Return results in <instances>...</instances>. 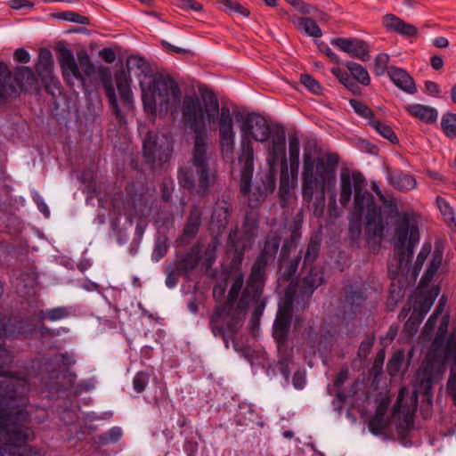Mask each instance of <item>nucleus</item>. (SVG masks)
Here are the masks:
<instances>
[{"mask_svg": "<svg viewBox=\"0 0 456 456\" xmlns=\"http://www.w3.org/2000/svg\"><path fill=\"white\" fill-rule=\"evenodd\" d=\"M252 183V181L250 182V183ZM250 189H251V186L249 187L248 192L243 193L241 191V187L240 186V193L243 196L248 197V206L251 208H256L265 200V198L268 194L266 193V191H264L262 186L259 184H257L255 187L254 191L251 194H250Z\"/></svg>", "mask_w": 456, "mask_h": 456, "instance_id": "c03bdc74", "label": "nucleus"}, {"mask_svg": "<svg viewBox=\"0 0 456 456\" xmlns=\"http://www.w3.org/2000/svg\"><path fill=\"white\" fill-rule=\"evenodd\" d=\"M13 59L16 62L28 63L30 61V54L24 48H18L13 53Z\"/></svg>", "mask_w": 456, "mask_h": 456, "instance_id": "774afa93", "label": "nucleus"}, {"mask_svg": "<svg viewBox=\"0 0 456 456\" xmlns=\"http://www.w3.org/2000/svg\"><path fill=\"white\" fill-rule=\"evenodd\" d=\"M389 55L385 53H379L374 60L373 72L376 76H382L388 73Z\"/></svg>", "mask_w": 456, "mask_h": 456, "instance_id": "3c124183", "label": "nucleus"}, {"mask_svg": "<svg viewBox=\"0 0 456 456\" xmlns=\"http://www.w3.org/2000/svg\"><path fill=\"white\" fill-rule=\"evenodd\" d=\"M301 83L309 89L314 94H320L322 93V86L321 84L311 75L309 74H302L300 77Z\"/></svg>", "mask_w": 456, "mask_h": 456, "instance_id": "6e6d98bb", "label": "nucleus"}, {"mask_svg": "<svg viewBox=\"0 0 456 456\" xmlns=\"http://www.w3.org/2000/svg\"><path fill=\"white\" fill-rule=\"evenodd\" d=\"M404 361V352L403 350L396 351L389 359L387 364V373L391 377H395L400 371L402 364Z\"/></svg>", "mask_w": 456, "mask_h": 456, "instance_id": "de8ad7c7", "label": "nucleus"}, {"mask_svg": "<svg viewBox=\"0 0 456 456\" xmlns=\"http://www.w3.org/2000/svg\"><path fill=\"white\" fill-rule=\"evenodd\" d=\"M389 183L396 190L404 191L413 190L417 182L413 175L395 170L388 175Z\"/></svg>", "mask_w": 456, "mask_h": 456, "instance_id": "cd10ccee", "label": "nucleus"}, {"mask_svg": "<svg viewBox=\"0 0 456 456\" xmlns=\"http://www.w3.org/2000/svg\"><path fill=\"white\" fill-rule=\"evenodd\" d=\"M122 436V431L119 428L115 427L110 428L104 436H101V442L102 444H107L109 443L118 442Z\"/></svg>", "mask_w": 456, "mask_h": 456, "instance_id": "052dcab7", "label": "nucleus"}, {"mask_svg": "<svg viewBox=\"0 0 456 456\" xmlns=\"http://www.w3.org/2000/svg\"><path fill=\"white\" fill-rule=\"evenodd\" d=\"M324 282V275L322 269L311 266L306 275L301 280L300 294L302 297H310L314 290Z\"/></svg>", "mask_w": 456, "mask_h": 456, "instance_id": "5701e85b", "label": "nucleus"}, {"mask_svg": "<svg viewBox=\"0 0 456 456\" xmlns=\"http://www.w3.org/2000/svg\"><path fill=\"white\" fill-rule=\"evenodd\" d=\"M362 178L359 175H355V197L354 198V208L358 214H363L366 209L365 232L368 241L371 240H381L384 233V224L381 217V208L375 202L371 193H362L361 185Z\"/></svg>", "mask_w": 456, "mask_h": 456, "instance_id": "1a4fd4ad", "label": "nucleus"}, {"mask_svg": "<svg viewBox=\"0 0 456 456\" xmlns=\"http://www.w3.org/2000/svg\"><path fill=\"white\" fill-rule=\"evenodd\" d=\"M302 253L303 250L301 249L299 254L294 258L289 260L288 262H280V272L281 279L289 281L296 277L302 258Z\"/></svg>", "mask_w": 456, "mask_h": 456, "instance_id": "72a5a7b5", "label": "nucleus"}, {"mask_svg": "<svg viewBox=\"0 0 456 456\" xmlns=\"http://www.w3.org/2000/svg\"><path fill=\"white\" fill-rule=\"evenodd\" d=\"M406 388H400L397 399L393 406V415L403 414V419L396 425V432L401 436H405L413 428V413L410 411L407 403L404 402Z\"/></svg>", "mask_w": 456, "mask_h": 456, "instance_id": "f3484780", "label": "nucleus"}, {"mask_svg": "<svg viewBox=\"0 0 456 456\" xmlns=\"http://www.w3.org/2000/svg\"><path fill=\"white\" fill-rule=\"evenodd\" d=\"M356 175H359L362 178L361 191L362 193H370L368 191L364 190L366 180L361 172L354 171L352 174H350L348 170L342 171L340 174L339 202L343 207H346L349 204L352 197L353 187L354 191L355 192Z\"/></svg>", "mask_w": 456, "mask_h": 456, "instance_id": "a211bd4d", "label": "nucleus"}, {"mask_svg": "<svg viewBox=\"0 0 456 456\" xmlns=\"http://www.w3.org/2000/svg\"><path fill=\"white\" fill-rule=\"evenodd\" d=\"M200 260V248L199 246H192L186 253L176 254L173 263L180 275H187L194 270Z\"/></svg>", "mask_w": 456, "mask_h": 456, "instance_id": "aec40b11", "label": "nucleus"}, {"mask_svg": "<svg viewBox=\"0 0 456 456\" xmlns=\"http://www.w3.org/2000/svg\"><path fill=\"white\" fill-rule=\"evenodd\" d=\"M436 204L445 221L454 224L456 232V221L454 218V212L452 208L450 206V204L446 201L445 199L440 196L436 198Z\"/></svg>", "mask_w": 456, "mask_h": 456, "instance_id": "603ef678", "label": "nucleus"}, {"mask_svg": "<svg viewBox=\"0 0 456 456\" xmlns=\"http://www.w3.org/2000/svg\"><path fill=\"white\" fill-rule=\"evenodd\" d=\"M281 244L277 234L265 238L264 247L254 261L245 283L265 287L267 281V267L275 259Z\"/></svg>", "mask_w": 456, "mask_h": 456, "instance_id": "9d476101", "label": "nucleus"}, {"mask_svg": "<svg viewBox=\"0 0 456 456\" xmlns=\"http://www.w3.org/2000/svg\"><path fill=\"white\" fill-rule=\"evenodd\" d=\"M443 261V253L442 251L436 249L433 252L432 259L428 265V269L424 273L421 277L420 283L426 284L429 283L435 277L436 273L439 270Z\"/></svg>", "mask_w": 456, "mask_h": 456, "instance_id": "c9c22d12", "label": "nucleus"}, {"mask_svg": "<svg viewBox=\"0 0 456 456\" xmlns=\"http://www.w3.org/2000/svg\"><path fill=\"white\" fill-rule=\"evenodd\" d=\"M54 16L60 20L71 21V22H75L77 24H82V25H89L90 24V20L88 17L81 15L73 11L61 12L54 14Z\"/></svg>", "mask_w": 456, "mask_h": 456, "instance_id": "09e8293b", "label": "nucleus"}, {"mask_svg": "<svg viewBox=\"0 0 456 456\" xmlns=\"http://www.w3.org/2000/svg\"><path fill=\"white\" fill-rule=\"evenodd\" d=\"M165 273L167 274L166 285L168 288H174L178 282V277L181 276L180 273H178L176 268L172 264H169L165 268Z\"/></svg>", "mask_w": 456, "mask_h": 456, "instance_id": "bf43d9fd", "label": "nucleus"}, {"mask_svg": "<svg viewBox=\"0 0 456 456\" xmlns=\"http://www.w3.org/2000/svg\"><path fill=\"white\" fill-rule=\"evenodd\" d=\"M101 81L102 87L105 91L106 97L109 101L110 106L113 109L115 114L118 116L120 114V109L118 103L115 88L112 84V77L110 71L106 69L101 71Z\"/></svg>", "mask_w": 456, "mask_h": 456, "instance_id": "7c9ffc66", "label": "nucleus"}, {"mask_svg": "<svg viewBox=\"0 0 456 456\" xmlns=\"http://www.w3.org/2000/svg\"><path fill=\"white\" fill-rule=\"evenodd\" d=\"M388 76L392 82L403 92L414 94L417 87L412 77L403 69L391 66L388 69Z\"/></svg>", "mask_w": 456, "mask_h": 456, "instance_id": "b1692460", "label": "nucleus"}, {"mask_svg": "<svg viewBox=\"0 0 456 456\" xmlns=\"http://www.w3.org/2000/svg\"><path fill=\"white\" fill-rule=\"evenodd\" d=\"M374 340H375V337L372 335V336L368 337L367 338H365L364 340H362L361 342L359 349H358V353H357V355L361 360H364L368 357V355L370 354V353L372 349Z\"/></svg>", "mask_w": 456, "mask_h": 456, "instance_id": "13d9d810", "label": "nucleus"}, {"mask_svg": "<svg viewBox=\"0 0 456 456\" xmlns=\"http://www.w3.org/2000/svg\"><path fill=\"white\" fill-rule=\"evenodd\" d=\"M149 379L150 375L148 372L143 370L138 371L133 379V387L134 391L139 394L142 393L149 383Z\"/></svg>", "mask_w": 456, "mask_h": 456, "instance_id": "5fc2aeb1", "label": "nucleus"}, {"mask_svg": "<svg viewBox=\"0 0 456 456\" xmlns=\"http://www.w3.org/2000/svg\"><path fill=\"white\" fill-rule=\"evenodd\" d=\"M140 71L137 77L142 89V100L144 109L151 114L157 112V103L167 105L171 100L181 97V90L176 81L169 75L154 73L150 63L142 56L130 55L126 61V69L115 73V81L120 98L125 105H130L133 100L131 90V71Z\"/></svg>", "mask_w": 456, "mask_h": 456, "instance_id": "f03ea898", "label": "nucleus"}, {"mask_svg": "<svg viewBox=\"0 0 456 456\" xmlns=\"http://www.w3.org/2000/svg\"><path fill=\"white\" fill-rule=\"evenodd\" d=\"M395 250L399 266L407 267L419 241V229L416 216L411 212H396L395 221Z\"/></svg>", "mask_w": 456, "mask_h": 456, "instance_id": "0eeeda50", "label": "nucleus"}, {"mask_svg": "<svg viewBox=\"0 0 456 456\" xmlns=\"http://www.w3.org/2000/svg\"><path fill=\"white\" fill-rule=\"evenodd\" d=\"M14 81L21 91L28 92L36 88L37 78L35 72L27 66H18L14 69Z\"/></svg>", "mask_w": 456, "mask_h": 456, "instance_id": "393cba45", "label": "nucleus"}, {"mask_svg": "<svg viewBox=\"0 0 456 456\" xmlns=\"http://www.w3.org/2000/svg\"><path fill=\"white\" fill-rule=\"evenodd\" d=\"M369 430L374 436L382 435L386 428V421H385V410L379 406L373 415V417L370 419Z\"/></svg>", "mask_w": 456, "mask_h": 456, "instance_id": "4c0bfd02", "label": "nucleus"}, {"mask_svg": "<svg viewBox=\"0 0 456 456\" xmlns=\"http://www.w3.org/2000/svg\"><path fill=\"white\" fill-rule=\"evenodd\" d=\"M175 189L174 181L171 178H164L160 184L161 199L165 202H169L172 199Z\"/></svg>", "mask_w": 456, "mask_h": 456, "instance_id": "4d7b16f0", "label": "nucleus"}, {"mask_svg": "<svg viewBox=\"0 0 456 456\" xmlns=\"http://www.w3.org/2000/svg\"><path fill=\"white\" fill-rule=\"evenodd\" d=\"M368 298V288L360 282L343 287L341 306L344 314L354 316L359 314Z\"/></svg>", "mask_w": 456, "mask_h": 456, "instance_id": "4468645a", "label": "nucleus"}, {"mask_svg": "<svg viewBox=\"0 0 456 456\" xmlns=\"http://www.w3.org/2000/svg\"><path fill=\"white\" fill-rule=\"evenodd\" d=\"M279 128L285 132L283 126L279 124L271 127L265 118L258 113H248L241 123L239 163L240 187L243 193L248 192L254 173V150L250 138L260 142H265L271 138L270 149L273 145L274 133Z\"/></svg>", "mask_w": 456, "mask_h": 456, "instance_id": "20e7f679", "label": "nucleus"}, {"mask_svg": "<svg viewBox=\"0 0 456 456\" xmlns=\"http://www.w3.org/2000/svg\"><path fill=\"white\" fill-rule=\"evenodd\" d=\"M295 246L296 244L293 241L288 239L284 240L280 252L279 262L287 261L291 248Z\"/></svg>", "mask_w": 456, "mask_h": 456, "instance_id": "69168bd1", "label": "nucleus"}, {"mask_svg": "<svg viewBox=\"0 0 456 456\" xmlns=\"http://www.w3.org/2000/svg\"><path fill=\"white\" fill-rule=\"evenodd\" d=\"M447 393L452 397L453 404L456 405V371L451 370L447 381Z\"/></svg>", "mask_w": 456, "mask_h": 456, "instance_id": "680f3d73", "label": "nucleus"}, {"mask_svg": "<svg viewBox=\"0 0 456 456\" xmlns=\"http://www.w3.org/2000/svg\"><path fill=\"white\" fill-rule=\"evenodd\" d=\"M244 284V275L239 273L232 280V283L228 291L226 301L217 305L211 316L209 317V327L215 337H221L226 348L229 347L230 338L238 333L229 328L231 317L237 309L239 295L241 292Z\"/></svg>", "mask_w": 456, "mask_h": 456, "instance_id": "423d86ee", "label": "nucleus"}, {"mask_svg": "<svg viewBox=\"0 0 456 456\" xmlns=\"http://www.w3.org/2000/svg\"><path fill=\"white\" fill-rule=\"evenodd\" d=\"M382 25L387 31L405 37H413L418 34V28L414 25L405 22L392 13H387L382 18Z\"/></svg>", "mask_w": 456, "mask_h": 456, "instance_id": "412c9836", "label": "nucleus"}, {"mask_svg": "<svg viewBox=\"0 0 456 456\" xmlns=\"http://www.w3.org/2000/svg\"><path fill=\"white\" fill-rule=\"evenodd\" d=\"M231 214L232 207L227 201L223 200L215 205L211 216V221L213 224H216L218 231H222L226 228Z\"/></svg>", "mask_w": 456, "mask_h": 456, "instance_id": "c756f323", "label": "nucleus"}, {"mask_svg": "<svg viewBox=\"0 0 456 456\" xmlns=\"http://www.w3.org/2000/svg\"><path fill=\"white\" fill-rule=\"evenodd\" d=\"M354 218H351L349 222L348 237L352 244H358L362 234V216L354 208Z\"/></svg>", "mask_w": 456, "mask_h": 456, "instance_id": "a19ab883", "label": "nucleus"}, {"mask_svg": "<svg viewBox=\"0 0 456 456\" xmlns=\"http://www.w3.org/2000/svg\"><path fill=\"white\" fill-rule=\"evenodd\" d=\"M56 51L58 53L57 59L64 79L75 77L84 82V76L75 61L72 51L61 43L56 45Z\"/></svg>", "mask_w": 456, "mask_h": 456, "instance_id": "dca6fc26", "label": "nucleus"}, {"mask_svg": "<svg viewBox=\"0 0 456 456\" xmlns=\"http://www.w3.org/2000/svg\"><path fill=\"white\" fill-rule=\"evenodd\" d=\"M36 71L42 83L47 89L50 84L53 82V59L51 51L47 48H41L38 53Z\"/></svg>", "mask_w": 456, "mask_h": 456, "instance_id": "6ab92c4d", "label": "nucleus"}, {"mask_svg": "<svg viewBox=\"0 0 456 456\" xmlns=\"http://www.w3.org/2000/svg\"><path fill=\"white\" fill-rule=\"evenodd\" d=\"M27 443L22 442L13 445L9 452L0 453V456H40V451L36 447L27 445Z\"/></svg>", "mask_w": 456, "mask_h": 456, "instance_id": "79ce46f5", "label": "nucleus"}, {"mask_svg": "<svg viewBox=\"0 0 456 456\" xmlns=\"http://www.w3.org/2000/svg\"><path fill=\"white\" fill-rule=\"evenodd\" d=\"M339 163L337 153L314 159L308 152L303 155L302 197L311 202L315 196L316 204H324L326 189L336 183V168Z\"/></svg>", "mask_w": 456, "mask_h": 456, "instance_id": "39448f33", "label": "nucleus"}, {"mask_svg": "<svg viewBox=\"0 0 456 456\" xmlns=\"http://www.w3.org/2000/svg\"><path fill=\"white\" fill-rule=\"evenodd\" d=\"M205 109L196 94L184 95L182 105V121L184 126L193 133V148L191 166L179 168L177 179L179 185L191 194L200 197L207 196L216 181V175L209 167L208 155V134L206 118L208 122H215L219 113L218 135L219 146L224 157H232L235 145L233 118L229 107H219L216 94L209 89L201 91Z\"/></svg>", "mask_w": 456, "mask_h": 456, "instance_id": "f257e3e1", "label": "nucleus"}, {"mask_svg": "<svg viewBox=\"0 0 456 456\" xmlns=\"http://www.w3.org/2000/svg\"><path fill=\"white\" fill-rule=\"evenodd\" d=\"M12 73L6 63L0 61V105L16 94V87L11 84Z\"/></svg>", "mask_w": 456, "mask_h": 456, "instance_id": "a878e982", "label": "nucleus"}, {"mask_svg": "<svg viewBox=\"0 0 456 456\" xmlns=\"http://www.w3.org/2000/svg\"><path fill=\"white\" fill-rule=\"evenodd\" d=\"M298 26L310 37H320L322 35V29L317 22L310 17L299 18Z\"/></svg>", "mask_w": 456, "mask_h": 456, "instance_id": "a18cd8bd", "label": "nucleus"}, {"mask_svg": "<svg viewBox=\"0 0 456 456\" xmlns=\"http://www.w3.org/2000/svg\"><path fill=\"white\" fill-rule=\"evenodd\" d=\"M216 4L219 9L230 15L233 13L240 14L244 17L250 15V11L236 0H216Z\"/></svg>", "mask_w": 456, "mask_h": 456, "instance_id": "e433bc0d", "label": "nucleus"}, {"mask_svg": "<svg viewBox=\"0 0 456 456\" xmlns=\"http://www.w3.org/2000/svg\"><path fill=\"white\" fill-rule=\"evenodd\" d=\"M228 243L234 251L231 264L232 267H240L244 259L247 248V238L246 236H239L236 232H230L228 236Z\"/></svg>", "mask_w": 456, "mask_h": 456, "instance_id": "bb28decb", "label": "nucleus"}, {"mask_svg": "<svg viewBox=\"0 0 456 456\" xmlns=\"http://www.w3.org/2000/svg\"><path fill=\"white\" fill-rule=\"evenodd\" d=\"M168 246L165 241H158L155 244L152 257L159 261V259L163 258L167 253Z\"/></svg>", "mask_w": 456, "mask_h": 456, "instance_id": "0e129e2a", "label": "nucleus"}, {"mask_svg": "<svg viewBox=\"0 0 456 456\" xmlns=\"http://www.w3.org/2000/svg\"><path fill=\"white\" fill-rule=\"evenodd\" d=\"M173 151L174 141L171 134H159L150 130L145 133L142 139V153L147 163L164 164L170 160Z\"/></svg>", "mask_w": 456, "mask_h": 456, "instance_id": "f8f14e48", "label": "nucleus"}, {"mask_svg": "<svg viewBox=\"0 0 456 456\" xmlns=\"http://www.w3.org/2000/svg\"><path fill=\"white\" fill-rule=\"evenodd\" d=\"M296 289L289 286L285 290L284 297L279 304L276 317L273 325V337L277 344L278 350L287 346L289 333L293 317V303Z\"/></svg>", "mask_w": 456, "mask_h": 456, "instance_id": "ddd939ff", "label": "nucleus"}, {"mask_svg": "<svg viewBox=\"0 0 456 456\" xmlns=\"http://www.w3.org/2000/svg\"><path fill=\"white\" fill-rule=\"evenodd\" d=\"M70 315L69 309L65 306H58L46 310H40L37 317L40 321L48 320L51 322L65 319Z\"/></svg>", "mask_w": 456, "mask_h": 456, "instance_id": "58836bf2", "label": "nucleus"}, {"mask_svg": "<svg viewBox=\"0 0 456 456\" xmlns=\"http://www.w3.org/2000/svg\"><path fill=\"white\" fill-rule=\"evenodd\" d=\"M370 126H371L381 136L387 139L393 144H397L399 140L395 134L394 130L387 125L386 123L381 122L376 118L369 121Z\"/></svg>", "mask_w": 456, "mask_h": 456, "instance_id": "ea45409f", "label": "nucleus"}, {"mask_svg": "<svg viewBox=\"0 0 456 456\" xmlns=\"http://www.w3.org/2000/svg\"><path fill=\"white\" fill-rule=\"evenodd\" d=\"M320 250L321 241L317 238H312L306 246L305 251L302 253L304 255L303 270L314 266V264L319 256Z\"/></svg>", "mask_w": 456, "mask_h": 456, "instance_id": "473e14b6", "label": "nucleus"}, {"mask_svg": "<svg viewBox=\"0 0 456 456\" xmlns=\"http://www.w3.org/2000/svg\"><path fill=\"white\" fill-rule=\"evenodd\" d=\"M344 65L347 68L352 78L356 80L362 86H369L370 83V77L368 70L361 64L354 61H346Z\"/></svg>", "mask_w": 456, "mask_h": 456, "instance_id": "f704fd0d", "label": "nucleus"}, {"mask_svg": "<svg viewBox=\"0 0 456 456\" xmlns=\"http://www.w3.org/2000/svg\"><path fill=\"white\" fill-rule=\"evenodd\" d=\"M267 164L268 172L262 180V188L266 193H272L276 186V172L278 165H281V173L287 172L286 159V133L278 129L274 133L273 145L269 149Z\"/></svg>", "mask_w": 456, "mask_h": 456, "instance_id": "9b49d317", "label": "nucleus"}, {"mask_svg": "<svg viewBox=\"0 0 456 456\" xmlns=\"http://www.w3.org/2000/svg\"><path fill=\"white\" fill-rule=\"evenodd\" d=\"M448 327H449V316L446 315L442 319V322L439 325V328H438V330L436 333V337L433 343V346H435L439 339L441 341H443L444 339L445 335L447 334V331H448Z\"/></svg>", "mask_w": 456, "mask_h": 456, "instance_id": "e2e57ef3", "label": "nucleus"}, {"mask_svg": "<svg viewBox=\"0 0 456 456\" xmlns=\"http://www.w3.org/2000/svg\"><path fill=\"white\" fill-rule=\"evenodd\" d=\"M330 43L342 52L362 61H367L370 58L369 45L362 39L355 37H336L333 38Z\"/></svg>", "mask_w": 456, "mask_h": 456, "instance_id": "2eb2a0df", "label": "nucleus"}, {"mask_svg": "<svg viewBox=\"0 0 456 456\" xmlns=\"http://www.w3.org/2000/svg\"><path fill=\"white\" fill-rule=\"evenodd\" d=\"M292 384L295 388L302 389L305 385V372L301 370H297L292 378Z\"/></svg>", "mask_w": 456, "mask_h": 456, "instance_id": "338daca9", "label": "nucleus"}, {"mask_svg": "<svg viewBox=\"0 0 456 456\" xmlns=\"http://www.w3.org/2000/svg\"><path fill=\"white\" fill-rule=\"evenodd\" d=\"M202 215V209L199 205L191 207L183 228L182 241L189 242L197 236L201 226Z\"/></svg>", "mask_w": 456, "mask_h": 456, "instance_id": "4be33fe9", "label": "nucleus"}, {"mask_svg": "<svg viewBox=\"0 0 456 456\" xmlns=\"http://www.w3.org/2000/svg\"><path fill=\"white\" fill-rule=\"evenodd\" d=\"M265 287L245 283L241 289V296L237 303V309L231 317L229 328L233 331H239L242 327L247 310L249 305L253 306L249 327L252 330L258 329L260 319L266 306L267 299L264 297Z\"/></svg>", "mask_w": 456, "mask_h": 456, "instance_id": "6e6552de", "label": "nucleus"}, {"mask_svg": "<svg viewBox=\"0 0 456 456\" xmlns=\"http://www.w3.org/2000/svg\"><path fill=\"white\" fill-rule=\"evenodd\" d=\"M349 103L354 110L362 118H367L369 121L375 118L373 110L362 102L352 99Z\"/></svg>", "mask_w": 456, "mask_h": 456, "instance_id": "8fccbe9b", "label": "nucleus"}, {"mask_svg": "<svg viewBox=\"0 0 456 456\" xmlns=\"http://www.w3.org/2000/svg\"><path fill=\"white\" fill-rule=\"evenodd\" d=\"M79 69L86 76L90 77L94 73V66L91 61L89 55L86 52H81L77 54Z\"/></svg>", "mask_w": 456, "mask_h": 456, "instance_id": "864d4df0", "label": "nucleus"}, {"mask_svg": "<svg viewBox=\"0 0 456 456\" xmlns=\"http://www.w3.org/2000/svg\"><path fill=\"white\" fill-rule=\"evenodd\" d=\"M437 293L438 291H436L435 294L429 292L427 296L418 298L416 305H414L413 312L410 316V321L415 317V312H418L417 324H419L433 305Z\"/></svg>", "mask_w": 456, "mask_h": 456, "instance_id": "2f4dec72", "label": "nucleus"}, {"mask_svg": "<svg viewBox=\"0 0 456 456\" xmlns=\"http://www.w3.org/2000/svg\"><path fill=\"white\" fill-rule=\"evenodd\" d=\"M289 153L291 171L297 170L299 165V140L297 136H290L289 140Z\"/></svg>", "mask_w": 456, "mask_h": 456, "instance_id": "49530a36", "label": "nucleus"}, {"mask_svg": "<svg viewBox=\"0 0 456 456\" xmlns=\"http://www.w3.org/2000/svg\"><path fill=\"white\" fill-rule=\"evenodd\" d=\"M443 133L449 138L456 137V113L446 112L441 118Z\"/></svg>", "mask_w": 456, "mask_h": 456, "instance_id": "37998d69", "label": "nucleus"}, {"mask_svg": "<svg viewBox=\"0 0 456 456\" xmlns=\"http://www.w3.org/2000/svg\"><path fill=\"white\" fill-rule=\"evenodd\" d=\"M406 111L421 121L432 124L437 119L438 113L435 108L422 104H410L405 107Z\"/></svg>", "mask_w": 456, "mask_h": 456, "instance_id": "c85d7f7f", "label": "nucleus"}, {"mask_svg": "<svg viewBox=\"0 0 456 456\" xmlns=\"http://www.w3.org/2000/svg\"><path fill=\"white\" fill-rule=\"evenodd\" d=\"M25 379L0 382V453L9 452L13 445L30 441L34 433L27 425L30 415L24 409L28 400Z\"/></svg>", "mask_w": 456, "mask_h": 456, "instance_id": "7ed1b4c3", "label": "nucleus"}]
</instances>
